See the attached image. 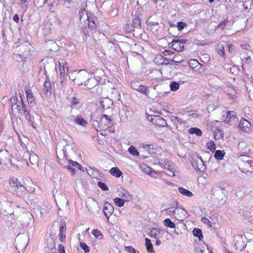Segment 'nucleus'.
<instances>
[{
    "label": "nucleus",
    "instance_id": "bf43d9fd",
    "mask_svg": "<svg viewBox=\"0 0 253 253\" xmlns=\"http://www.w3.org/2000/svg\"><path fill=\"white\" fill-rule=\"evenodd\" d=\"M80 103L79 99L76 98L75 97H74L72 98L71 100V106L73 107V105H75L76 104H78Z\"/></svg>",
    "mask_w": 253,
    "mask_h": 253
},
{
    "label": "nucleus",
    "instance_id": "393cba45",
    "mask_svg": "<svg viewBox=\"0 0 253 253\" xmlns=\"http://www.w3.org/2000/svg\"><path fill=\"white\" fill-rule=\"evenodd\" d=\"M74 123L82 126H85L87 124V122L80 116H78L75 118Z\"/></svg>",
    "mask_w": 253,
    "mask_h": 253
},
{
    "label": "nucleus",
    "instance_id": "3c124183",
    "mask_svg": "<svg viewBox=\"0 0 253 253\" xmlns=\"http://www.w3.org/2000/svg\"><path fill=\"white\" fill-rule=\"evenodd\" d=\"M47 0H35V4L39 7H42L45 3H46Z\"/></svg>",
    "mask_w": 253,
    "mask_h": 253
},
{
    "label": "nucleus",
    "instance_id": "c756f323",
    "mask_svg": "<svg viewBox=\"0 0 253 253\" xmlns=\"http://www.w3.org/2000/svg\"><path fill=\"white\" fill-rule=\"evenodd\" d=\"M216 50L217 52L223 57L225 55L224 53V47L222 44L219 43L217 44Z\"/></svg>",
    "mask_w": 253,
    "mask_h": 253
},
{
    "label": "nucleus",
    "instance_id": "aec40b11",
    "mask_svg": "<svg viewBox=\"0 0 253 253\" xmlns=\"http://www.w3.org/2000/svg\"><path fill=\"white\" fill-rule=\"evenodd\" d=\"M2 209L4 210L5 215H11L13 213V209L10 207V204L8 202L4 203Z\"/></svg>",
    "mask_w": 253,
    "mask_h": 253
},
{
    "label": "nucleus",
    "instance_id": "cd10ccee",
    "mask_svg": "<svg viewBox=\"0 0 253 253\" xmlns=\"http://www.w3.org/2000/svg\"><path fill=\"white\" fill-rule=\"evenodd\" d=\"M178 191L179 193L183 195L188 196L189 197H192L193 196V194L191 192L187 190L182 187H179L178 188Z\"/></svg>",
    "mask_w": 253,
    "mask_h": 253
},
{
    "label": "nucleus",
    "instance_id": "5fc2aeb1",
    "mask_svg": "<svg viewBox=\"0 0 253 253\" xmlns=\"http://www.w3.org/2000/svg\"><path fill=\"white\" fill-rule=\"evenodd\" d=\"M98 186L103 191H107L109 189L107 185L101 181L98 182Z\"/></svg>",
    "mask_w": 253,
    "mask_h": 253
},
{
    "label": "nucleus",
    "instance_id": "4d7b16f0",
    "mask_svg": "<svg viewBox=\"0 0 253 253\" xmlns=\"http://www.w3.org/2000/svg\"><path fill=\"white\" fill-rule=\"evenodd\" d=\"M74 117L71 115L70 117H66L65 119V121L68 124L72 125L74 122Z\"/></svg>",
    "mask_w": 253,
    "mask_h": 253
},
{
    "label": "nucleus",
    "instance_id": "603ef678",
    "mask_svg": "<svg viewBox=\"0 0 253 253\" xmlns=\"http://www.w3.org/2000/svg\"><path fill=\"white\" fill-rule=\"evenodd\" d=\"M80 247L84 250V252L87 253L89 252V247L84 242L80 243Z\"/></svg>",
    "mask_w": 253,
    "mask_h": 253
},
{
    "label": "nucleus",
    "instance_id": "412c9836",
    "mask_svg": "<svg viewBox=\"0 0 253 253\" xmlns=\"http://www.w3.org/2000/svg\"><path fill=\"white\" fill-rule=\"evenodd\" d=\"M161 233L160 230L156 228H153L150 231L149 235L152 238L157 239L159 238Z\"/></svg>",
    "mask_w": 253,
    "mask_h": 253
},
{
    "label": "nucleus",
    "instance_id": "7ed1b4c3",
    "mask_svg": "<svg viewBox=\"0 0 253 253\" xmlns=\"http://www.w3.org/2000/svg\"><path fill=\"white\" fill-rule=\"evenodd\" d=\"M9 184L13 191L16 192V194L21 197H24L28 193L27 189L16 178H10Z\"/></svg>",
    "mask_w": 253,
    "mask_h": 253
},
{
    "label": "nucleus",
    "instance_id": "7c9ffc66",
    "mask_svg": "<svg viewBox=\"0 0 253 253\" xmlns=\"http://www.w3.org/2000/svg\"><path fill=\"white\" fill-rule=\"evenodd\" d=\"M170 120L171 122L175 126L179 123L180 124L184 123V121L181 119L178 118L176 116H171L170 117Z\"/></svg>",
    "mask_w": 253,
    "mask_h": 253
},
{
    "label": "nucleus",
    "instance_id": "473e14b6",
    "mask_svg": "<svg viewBox=\"0 0 253 253\" xmlns=\"http://www.w3.org/2000/svg\"><path fill=\"white\" fill-rule=\"evenodd\" d=\"M225 153L224 151L222 150H216L214 153V157L217 160H222Z\"/></svg>",
    "mask_w": 253,
    "mask_h": 253
},
{
    "label": "nucleus",
    "instance_id": "37998d69",
    "mask_svg": "<svg viewBox=\"0 0 253 253\" xmlns=\"http://www.w3.org/2000/svg\"><path fill=\"white\" fill-rule=\"evenodd\" d=\"M170 90L173 91H176L179 87V84L176 82H172L169 84Z\"/></svg>",
    "mask_w": 253,
    "mask_h": 253
},
{
    "label": "nucleus",
    "instance_id": "ddd939ff",
    "mask_svg": "<svg viewBox=\"0 0 253 253\" xmlns=\"http://www.w3.org/2000/svg\"><path fill=\"white\" fill-rule=\"evenodd\" d=\"M212 195L219 201H224L226 199L225 190L224 189H217L213 190Z\"/></svg>",
    "mask_w": 253,
    "mask_h": 253
},
{
    "label": "nucleus",
    "instance_id": "f3484780",
    "mask_svg": "<svg viewBox=\"0 0 253 253\" xmlns=\"http://www.w3.org/2000/svg\"><path fill=\"white\" fill-rule=\"evenodd\" d=\"M196 253H212L208 246L205 244H200L195 249Z\"/></svg>",
    "mask_w": 253,
    "mask_h": 253
},
{
    "label": "nucleus",
    "instance_id": "6e6552de",
    "mask_svg": "<svg viewBox=\"0 0 253 253\" xmlns=\"http://www.w3.org/2000/svg\"><path fill=\"white\" fill-rule=\"evenodd\" d=\"M191 163L192 167L197 170L200 171H204L206 169V167L204 163L201 158L197 156L196 157H193L191 159Z\"/></svg>",
    "mask_w": 253,
    "mask_h": 253
},
{
    "label": "nucleus",
    "instance_id": "6e6d98bb",
    "mask_svg": "<svg viewBox=\"0 0 253 253\" xmlns=\"http://www.w3.org/2000/svg\"><path fill=\"white\" fill-rule=\"evenodd\" d=\"M186 26V24L184 22H178L177 23V27L179 31H182Z\"/></svg>",
    "mask_w": 253,
    "mask_h": 253
},
{
    "label": "nucleus",
    "instance_id": "4468645a",
    "mask_svg": "<svg viewBox=\"0 0 253 253\" xmlns=\"http://www.w3.org/2000/svg\"><path fill=\"white\" fill-rule=\"evenodd\" d=\"M103 211L105 216L109 219L114 211L113 206L108 202L105 203Z\"/></svg>",
    "mask_w": 253,
    "mask_h": 253
},
{
    "label": "nucleus",
    "instance_id": "f704fd0d",
    "mask_svg": "<svg viewBox=\"0 0 253 253\" xmlns=\"http://www.w3.org/2000/svg\"><path fill=\"white\" fill-rule=\"evenodd\" d=\"M59 72L61 79H63L65 76V64L64 63H61L59 61Z\"/></svg>",
    "mask_w": 253,
    "mask_h": 253
},
{
    "label": "nucleus",
    "instance_id": "09e8293b",
    "mask_svg": "<svg viewBox=\"0 0 253 253\" xmlns=\"http://www.w3.org/2000/svg\"><path fill=\"white\" fill-rule=\"evenodd\" d=\"M69 164L82 170V166L77 162H74L72 160H69Z\"/></svg>",
    "mask_w": 253,
    "mask_h": 253
},
{
    "label": "nucleus",
    "instance_id": "423d86ee",
    "mask_svg": "<svg viewBox=\"0 0 253 253\" xmlns=\"http://www.w3.org/2000/svg\"><path fill=\"white\" fill-rule=\"evenodd\" d=\"M146 115L147 116V119L154 125L161 127L167 126L166 120L159 115H150L147 113L146 114Z\"/></svg>",
    "mask_w": 253,
    "mask_h": 253
},
{
    "label": "nucleus",
    "instance_id": "8fccbe9b",
    "mask_svg": "<svg viewBox=\"0 0 253 253\" xmlns=\"http://www.w3.org/2000/svg\"><path fill=\"white\" fill-rule=\"evenodd\" d=\"M125 250L129 253H138V251L136 250L132 246H127L125 247Z\"/></svg>",
    "mask_w": 253,
    "mask_h": 253
},
{
    "label": "nucleus",
    "instance_id": "0e129e2a",
    "mask_svg": "<svg viewBox=\"0 0 253 253\" xmlns=\"http://www.w3.org/2000/svg\"><path fill=\"white\" fill-rule=\"evenodd\" d=\"M202 221L203 222H204V223H206L208 225H209V226L211 227V222L210 221V220H209V219L206 218V217H203L202 218Z\"/></svg>",
    "mask_w": 253,
    "mask_h": 253
},
{
    "label": "nucleus",
    "instance_id": "a18cd8bd",
    "mask_svg": "<svg viewBox=\"0 0 253 253\" xmlns=\"http://www.w3.org/2000/svg\"><path fill=\"white\" fill-rule=\"evenodd\" d=\"M228 22L229 21L227 19H225L223 21H221L216 28H218L221 30H223L225 28Z\"/></svg>",
    "mask_w": 253,
    "mask_h": 253
},
{
    "label": "nucleus",
    "instance_id": "b1692460",
    "mask_svg": "<svg viewBox=\"0 0 253 253\" xmlns=\"http://www.w3.org/2000/svg\"><path fill=\"white\" fill-rule=\"evenodd\" d=\"M110 173L116 177H120L122 175V172L118 168L114 167L110 170Z\"/></svg>",
    "mask_w": 253,
    "mask_h": 253
},
{
    "label": "nucleus",
    "instance_id": "864d4df0",
    "mask_svg": "<svg viewBox=\"0 0 253 253\" xmlns=\"http://www.w3.org/2000/svg\"><path fill=\"white\" fill-rule=\"evenodd\" d=\"M240 160L241 161L240 164L246 163L249 162L250 161L252 160L251 159H250L249 157L246 155L242 156L240 157Z\"/></svg>",
    "mask_w": 253,
    "mask_h": 253
},
{
    "label": "nucleus",
    "instance_id": "c85d7f7f",
    "mask_svg": "<svg viewBox=\"0 0 253 253\" xmlns=\"http://www.w3.org/2000/svg\"><path fill=\"white\" fill-rule=\"evenodd\" d=\"M189 133L190 134H195L197 136H201L202 131L200 129L197 127H191L189 129Z\"/></svg>",
    "mask_w": 253,
    "mask_h": 253
},
{
    "label": "nucleus",
    "instance_id": "f257e3e1",
    "mask_svg": "<svg viewBox=\"0 0 253 253\" xmlns=\"http://www.w3.org/2000/svg\"><path fill=\"white\" fill-rule=\"evenodd\" d=\"M32 48L29 42H26L15 48L14 52L16 53V56H19L20 58H26L31 56Z\"/></svg>",
    "mask_w": 253,
    "mask_h": 253
},
{
    "label": "nucleus",
    "instance_id": "69168bd1",
    "mask_svg": "<svg viewBox=\"0 0 253 253\" xmlns=\"http://www.w3.org/2000/svg\"><path fill=\"white\" fill-rule=\"evenodd\" d=\"M58 252L59 253H65V249L63 245H59L58 246Z\"/></svg>",
    "mask_w": 253,
    "mask_h": 253
},
{
    "label": "nucleus",
    "instance_id": "de8ad7c7",
    "mask_svg": "<svg viewBox=\"0 0 253 253\" xmlns=\"http://www.w3.org/2000/svg\"><path fill=\"white\" fill-rule=\"evenodd\" d=\"M29 159L30 163L33 165H36L38 163V157L37 155H33L32 156H30Z\"/></svg>",
    "mask_w": 253,
    "mask_h": 253
},
{
    "label": "nucleus",
    "instance_id": "72a5a7b5",
    "mask_svg": "<svg viewBox=\"0 0 253 253\" xmlns=\"http://www.w3.org/2000/svg\"><path fill=\"white\" fill-rule=\"evenodd\" d=\"M193 233L195 236L199 238L200 241L202 239L203 236L201 229L199 228H195L193 231Z\"/></svg>",
    "mask_w": 253,
    "mask_h": 253
},
{
    "label": "nucleus",
    "instance_id": "052dcab7",
    "mask_svg": "<svg viewBox=\"0 0 253 253\" xmlns=\"http://www.w3.org/2000/svg\"><path fill=\"white\" fill-rule=\"evenodd\" d=\"M207 145H208V148L210 150H211V151L215 150V145L213 143V142L208 143H207Z\"/></svg>",
    "mask_w": 253,
    "mask_h": 253
},
{
    "label": "nucleus",
    "instance_id": "13d9d810",
    "mask_svg": "<svg viewBox=\"0 0 253 253\" xmlns=\"http://www.w3.org/2000/svg\"><path fill=\"white\" fill-rule=\"evenodd\" d=\"M69 147V145H66L63 149V153L64 155V157L66 158L67 160H68V152L67 151L68 147Z\"/></svg>",
    "mask_w": 253,
    "mask_h": 253
},
{
    "label": "nucleus",
    "instance_id": "58836bf2",
    "mask_svg": "<svg viewBox=\"0 0 253 253\" xmlns=\"http://www.w3.org/2000/svg\"><path fill=\"white\" fill-rule=\"evenodd\" d=\"M88 20V26L89 28L91 30H95L96 28V24L95 23V20L94 19H89L87 18Z\"/></svg>",
    "mask_w": 253,
    "mask_h": 253
},
{
    "label": "nucleus",
    "instance_id": "0eeeda50",
    "mask_svg": "<svg viewBox=\"0 0 253 253\" xmlns=\"http://www.w3.org/2000/svg\"><path fill=\"white\" fill-rule=\"evenodd\" d=\"M28 240L29 239L27 236L18 235L15 241L16 248L18 250H24L27 246Z\"/></svg>",
    "mask_w": 253,
    "mask_h": 253
},
{
    "label": "nucleus",
    "instance_id": "a19ab883",
    "mask_svg": "<svg viewBox=\"0 0 253 253\" xmlns=\"http://www.w3.org/2000/svg\"><path fill=\"white\" fill-rule=\"evenodd\" d=\"M189 65L190 67L193 69H195L196 67L199 65L202 66V65H200L199 63L196 59L191 60L190 61H189Z\"/></svg>",
    "mask_w": 253,
    "mask_h": 253
},
{
    "label": "nucleus",
    "instance_id": "79ce46f5",
    "mask_svg": "<svg viewBox=\"0 0 253 253\" xmlns=\"http://www.w3.org/2000/svg\"><path fill=\"white\" fill-rule=\"evenodd\" d=\"M114 201L115 204L119 207H122L124 206V204H125V202H124L125 200H123L121 198H115L114 200Z\"/></svg>",
    "mask_w": 253,
    "mask_h": 253
},
{
    "label": "nucleus",
    "instance_id": "2f4dec72",
    "mask_svg": "<svg viewBox=\"0 0 253 253\" xmlns=\"http://www.w3.org/2000/svg\"><path fill=\"white\" fill-rule=\"evenodd\" d=\"M132 26L136 29H140L141 27V22L139 18H136L132 20Z\"/></svg>",
    "mask_w": 253,
    "mask_h": 253
},
{
    "label": "nucleus",
    "instance_id": "9d476101",
    "mask_svg": "<svg viewBox=\"0 0 253 253\" xmlns=\"http://www.w3.org/2000/svg\"><path fill=\"white\" fill-rule=\"evenodd\" d=\"M111 120L107 115H102L99 123V128L102 129H106L109 126Z\"/></svg>",
    "mask_w": 253,
    "mask_h": 253
},
{
    "label": "nucleus",
    "instance_id": "49530a36",
    "mask_svg": "<svg viewBox=\"0 0 253 253\" xmlns=\"http://www.w3.org/2000/svg\"><path fill=\"white\" fill-rule=\"evenodd\" d=\"M92 234L97 238L101 239L103 238V235L98 229H94L92 232Z\"/></svg>",
    "mask_w": 253,
    "mask_h": 253
},
{
    "label": "nucleus",
    "instance_id": "f8f14e48",
    "mask_svg": "<svg viewBox=\"0 0 253 253\" xmlns=\"http://www.w3.org/2000/svg\"><path fill=\"white\" fill-rule=\"evenodd\" d=\"M238 126L239 128L244 132H249L251 131V124L245 119L240 120Z\"/></svg>",
    "mask_w": 253,
    "mask_h": 253
},
{
    "label": "nucleus",
    "instance_id": "a878e982",
    "mask_svg": "<svg viewBox=\"0 0 253 253\" xmlns=\"http://www.w3.org/2000/svg\"><path fill=\"white\" fill-rule=\"evenodd\" d=\"M247 253H253V239L248 241L245 245Z\"/></svg>",
    "mask_w": 253,
    "mask_h": 253
},
{
    "label": "nucleus",
    "instance_id": "20e7f679",
    "mask_svg": "<svg viewBox=\"0 0 253 253\" xmlns=\"http://www.w3.org/2000/svg\"><path fill=\"white\" fill-rule=\"evenodd\" d=\"M19 222L24 228H32L34 225V219L32 214L29 212H23L18 217Z\"/></svg>",
    "mask_w": 253,
    "mask_h": 253
},
{
    "label": "nucleus",
    "instance_id": "e2e57ef3",
    "mask_svg": "<svg viewBox=\"0 0 253 253\" xmlns=\"http://www.w3.org/2000/svg\"><path fill=\"white\" fill-rule=\"evenodd\" d=\"M66 169L71 172L72 175H74L75 173V169L71 167V165H69L66 167Z\"/></svg>",
    "mask_w": 253,
    "mask_h": 253
},
{
    "label": "nucleus",
    "instance_id": "ea45409f",
    "mask_svg": "<svg viewBox=\"0 0 253 253\" xmlns=\"http://www.w3.org/2000/svg\"><path fill=\"white\" fill-rule=\"evenodd\" d=\"M164 56L161 55H158L154 58V61L157 64L161 65L164 63Z\"/></svg>",
    "mask_w": 253,
    "mask_h": 253
},
{
    "label": "nucleus",
    "instance_id": "1a4fd4ad",
    "mask_svg": "<svg viewBox=\"0 0 253 253\" xmlns=\"http://www.w3.org/2000/svg\"><path fill=\"white\" fill-rule=\"evenodd\" d=\"M11 155L10 153L5 150H2L0 151V165H7L11 162L10 161Z\"/></svg>",
    "mask_w": 253,
    "mask_h": 253
},
{
    "label": "nucleus",
    "instance_id": "338daca9",
    "mask_svg": "<svg viewBox=\"0 0 253 253\" xmlns=\"http://www.w3.org/2000/svg\"><path fill=\"white\" fill-rule=\"evenodd\" d=\"M222 135L223 134L221 133L220 131H218L217 132H216L215 133H214V137L216 138L217 137V138L221 137L222 136Z\"/></svg>",
    "mask_w": 253,
    "mask_h": 253
},
{
    "label": "nucleus",
    "instance_id": "4c0bfd02",
    "mask_svg": "<svg viewBox=\"0 0 253 253\" xmlns=\"http://www.w3.org/2000/svg\"><path fill=\"white\" fill-rule=\"evenodd\" d=\"M24 108V111L23 114L25 117L26 118L27 120L29 122H31L33 123V121H32L31 115H30V113L31 112V110H28L26 106H23Z\"/></svg>",
    "mask_w": 253,
    "mask_h": 253
},
{
    "label": "nucleus",
    "instance_id": "4be33fe9",
    "mask_svg": "<svg viewBox=\"0 0 253 253\" xmlns=\"http://www.w3.org/2000/svg\"><path fill=\"white\" fill-rule=\"evenodd\" d=\"M66 231V226L65 224L61 225L59 229V236L60 239L62 242H63L65 241V239L66 238L65 233Z\"/></svg>",
    "mask_w": 253,
    "mask_h": 253
},
{
    "label": "nucleus",
    "instance_id": "f03ea898",
    "mask_svg": "<svg viewBox=\"0 0 253 253\" xmlns=\"http://www.w3.org/2000/svg\"><path fill=\"white\" fill-rule=\"evenodd\" d=\"M20 100H19L16 96L12 97L10 99L11 103L12 113L13 115L21 114V111H24L23 106H26L22 99L21 94H20Z\"/></svg>",
    "mask_w": 253,
    "mask_h": 253
},
{
    "label": "nucleus",
    "instance_id": "680f3d73",
    "mask_svg": "<svg viewBox=\"0 0 253 253\" xmlns=\"http://www.w3.org/2000/svg\"><path fill=\"white\" fill-rule=\"evenodd\" d=\"M186 40H183V39L179 40L178 41L173 40L171 42V44H172V46H174L175 44H176L178 43H185L186 42Z\"/></svg>",
    "mask_w": 253,
    "mask_h": 253
},
{
    "label": "nucleus",
    "instance_id": "bb28decb",
    "mask_svg": "<svg viewBox=\"0 0 253 253\" xmlns=\"http://www.w3.org/2000/svg\"><path fill=\"white\" fill-rule=\"evenodd\" d=\"M27 94V101L30 105L32 106L35 102V98L33 95V93L30 91H26Z\"/></svg>",
    "mask_w": 253,
    "mask_h": 253
},
{
    "label": "nucleus",
    "instance_id": "c9c22d12",
    "mask_svg": "<svg viewBox=\"0 0 253 253\" xmlns=\"http://www.w3.org/2000/svg\"><path fill=\"white\" fill-rule=\"evenodd\" d=\"M120 196L124 198V200L126 201H129V199L131 198L130 195L129 194L128 192L126 190L122 191Z\"/></svg>",
    "mask_w": 253,
    "mask_h": 253
},
{
    "label": "nucleus",
    "instance_id": "e433bc0d",
    "mask_svg": "<svg viewBox=\"0 0 253 253\" xmlns=\"http://www.w3.org/2000/svg\"><path fill=\"white\" fill-rule=\"evenodd\" d=\"M164 225L169 228H174L175 227V224L171 221V220L169 218H166L164 220Z\"/></svg>",
    "mask_w": 253,
    "mask_h": 253
},
{
    "label": "nucleus",
    "instance_id": "774afa93",
    "mask_svg": "<svg viewBox=\"0 0 253 253\" xmlns=\"http://www.w3.org/2000/svg\"><path fill=\"white\" fill-rule=\"evenodd\" d=\"M176 208H175V207H172L171 208H169L167 209L166 211H169L170 213H171L172 214H173L175 213V210Z\"/></svg>",
    "mask_w": 253,
    "mask_h": 253
},
{
    "label": "nucleus",
    "instance_id": "a211bd4d",
    "mask_svg": "<svg viewBox=\"0 0 253 253\" xmlns=\"http://www.w3.org/2000/svg\"><path fill=\"white\" fill-rule=\"evenodd\" d=\"M100 103L102 106V109L106 110L109 109L113 105V101L108 98H104L100 101Z\"/></svg>",
    "mask_w": 253,
    "mask_h": 253
},
{
    "label": "nucleus",
    "instance_id": "dca6fc26",
    "mask_svg": "<svg viewBox=\"0 0 253 253\" xmlns=\"http://www.w3.org/2000/svg\"><path fill=\"white\" fill-rule=\"evenodd\" d=\"M240 169H241V171L243 172H252V170L250 169H252V167H253V161L252 160L246 163L240 164Z\"/></svg>",
    "mask_w": 253,
    "mask_h": 253
},
{
    "label": "nucleus",
    "instance_id": "6ab92c4d",
    "mask_svg": "<svg viewBox=\"0 0 253 253\" xmlns=\"http://www.w3.org/2000/svg\"><path fill=\"white\" fill-rule=\"evenodd\" d=\"M43 90L45 92V94L47 96H51V84L48 79H46L44 83Z\"/></svg>",
    "mask_w": 253,
    "mask_h": 253
},
{
    "label": "nucleus",
    "instance_id": "9b49d317",
    "mask_svg": "<svg viewBox=\"0 0 253 253\" xmlns=\"http://www.w3.org/2000/svg\"><path fill=\"white\" fill-rule=\"evenodd\" d=\"M131 87L132 89L145 94L147 96H148V88L147 87L143 85H140L138 83L135 82L131 83Z\"/></svg>",
    "mask_w": 253,
    "mask_h": 253
},
{
    "label": "nucleus",
    "instance_id": "5701e85b",
    "mask_svg": "<svg viewBox=\"0 0 253 253\" xmlns=\"http://www.w3.org/2000/svg\"><path fill=\"white\" fill-rule=\"evenodd\" d=\"M84 84L88 88L91 89L96 84V81L95 78H90L84 82Z\"/></svg>",
    "mask_w": 253,
    "mask_h": 253
},
{
    "label": "nucleus",
    "instance_id": "39448f33",
    "mask_svg": "<svg viewBox=\"0 0 253 253\" xmlns=\"http://www.w3.org/2000/svg\"><path fill=\"white\" fill-rule=\"evenodd\" d=\"M221 120L225 123L230 125H233L236 124L238 120L236 116V113L233 111H224L222 116Z\"/></svg>",
    "mask_w": 253,
    "mask_h": 253
},
{
    "label": "nucleus",
    "instance_id": "c03bdc74",
    "mask_svg": "<svg viewBox=\"0 0 253 253\" xmlns=\"http://www.w3.org/2000/svg\"><path fill=\"white\" fill-rule=\"evenodd\" d=\"M128 152L133 156H139V152L137 151L136 148L133 146H131L129 147Z\"/></svg>",
    "mask_w": 253,
    "mask_h": 253
},
{
    "label": "nucleus",
    "instance_id": "2eb2a0df",
    "mask_svg": "<svg viewBox=\"0 0 253 253\" xmlns=\"http://www.w3.org/2000/svg\"><path fill=\"white\" fill-rule=\"evenodd\" d=\"M235 247L237 250L242 251L245 248V245L243 243V238L240 236H237L234 239Z\"/></svg>",
    "mask_w": 253,
    "mask_h": 253
}]
</instances>
